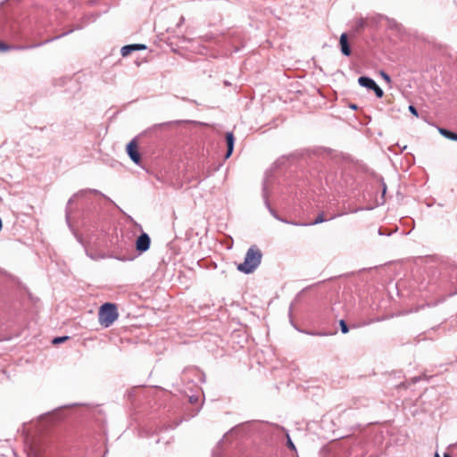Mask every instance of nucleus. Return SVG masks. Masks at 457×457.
<instances>
[{
	"label": "nucleus",
	"mask_w": 457,
	"mask_h": 457,
	"mask_svg": "<svg viewBox=\"0 0 457 457\" xmlns=\"http://www.w3.org/2000/svg\"><path fill=\"white\" fill-rule=\"evenodd\" d=\"M381 76H382V78H383L386 81H387V82H390V81H391L390 76H389L387 73H386L385 71H381Z\"/></svg>",
	"instance_id": "20"
},
{
	"label": "nucleus",
	"mask_w": 457,
	"mask_h": 457,
	"mask_svg": "<svg viewBox=\"0 0 457 457\" xmlns=\"http://www.w3.org/2000/svg\"><path fill=\"white\" fill-rule=\"evenodd\" d=\"M439 133L444 136L445 137L455 141L457 139V134L453 131H451L449 129L439 128L438 129Z\"/></svg>",
	"instance_id": "11"
},
{
	"label": "nucleus",
	"mask_w": 457,
	"mask_h": 457,
	"mask_svg": "<svg viewBox=\"0 0 457 457\" xmlns=\"http://www.w3.org/2000/svg\"><path fill=\"white\" fill-rule=\"evenodd\" d=\"M265 204H266L267 208L269 209L270 214L274 217L277 214V212L270 207V203L267 199H265Z\"/></svg>",
	"instance_id": "17"
},
{
	"label": "nucleus",
	"mask_w": 457,
	"mask_h": 457,
	"mask_svg": "<svg viewBox=\"0 0 457 457\" xmlns=\"http://www.w3.org/2000/svg\"><path fill=\"white\" fill-rule=\"evenodd\" d=\"M358 83L363 87L373 90L376 96L378 98H381L384 96L383 90L378 86L376 81L370 77L361 76L358 79Z\"/></svg>",
	"instance_id": "3"
},
{
	"label": "nucleus",
	"mask_w": 457,
	"mask_h": 457,
	"mask_svg": "<svg viewBox=\"0 0 457 457\" xmlns=\"http://www.w3.org/2000/svg\"><path fill=\"white\" fill-rule=\"evenodd\" d=\"M126 151L131 161L136 163L139 164L141 161V155L139 152L137 151V144L136 138L132 139L126 147Z\"/></svg>",
	"instance_id": "5"
},
{
	"label": "nucleus",
	"mask_w": 457,
	"mask_h": 457,
	"mask_svg": "<svg viewBox=\"0 0 457 457\" xmlns=\"http://www.w3.org/2000/svg\"><path fill=\"white\" fill-rule=\"evenodd\" d=\"M340 329L343 334H346L349 331V328L344 320L339 321Z\"/></svg>",
	"instance_id": "13"
},
{
	"label": "nucleus",
	"mask_w": 457,
	"mask_h": 457,
	"mask_svg": "<svg viewBox=\"0 0 457 457\" xmlns=\"http://www.w3.org/2000/svg\"><path fill=\"white\" fill-rule=\"evenodd\" d=\"M409 111L411 113H412L414 116H418V111L413 105L409 106Z\"/></svg>",
	"instance_id": "18"
},
{
	"label": "nucleus",
	"mask_w": 457,
	"mask_h": 457,
	"mask_svg": "<svg viewBox=\"0 0 457 457\" xmlns=\"http://www.w3.org/2000/svg\"><path fill=\"white\" fill-rule=\"evenodd\" d=\"M365 24L366 23H365V21L363 19L358 20L357 22H356V25H355L356 31H360V30L363 29L364 27H365Z\"/></svg>",
	"instance_id": "14"
},
{
	"label": "nucleus",
	"mask_w": 457,
	"mask_h": 457,
	"mask_svg": "<svg viewBox=\"0 0 457 457\" xmlns=\"http://www.w3.org/2000/svg\"><path fill=\"white\" fill-rule=\"evenodd\" d=\"M328 220V219L324 218L323 213H320V214L316 217V219H315L312 222H311L310 224H311V225L320 224V223L324 222V221H325V220Z\"/></svg>",
	"instance_id": "12"
},
{
	"label": "nucleus",
	"mask_w": 457,
	"mask_h": 457,
	"mask_svg": "<svg viewBox=\"0 0 457 457\" xmlns=\"http://www.w3.org/2000/svg\"><path fill=\"white\" fill-rule=\"evenodd\" d=\"M62 36H64V33H62L61 37H62ZM59 37H60V36L55 37L54 38H59Z\"/></svg>",
	"instance_id": "28"
},
{
	"label": "nucleus",
	"mask_w": 457,
	"mask_h": 457,
	"mask_svg": "<svg viewBox=\"0 0 457 457\" xmlns=\"http://www.w3.org/2000/svg\"><path fill=\"white\" fill-rule=\"evenodd\" d=\"M184 21H185V18L183 16H181L179 19V22L178 23V26L182 25L184 23Z\"/></svg>",
	"instance_id": "23"
},
{
	"label": "nucleus",
	"mask_w": 457,
	"mask_h": 457,
	"mask_svg": "<svg viewBox=\"0 0 457 457\" xmlns=\"http://www.w3.org/2000/svg\"><path fill=\"white\" fill-rule=\"evenodd\" d=\"M170 123L171 122H163V123L157 124L154 127H164V126L170 125Z\"/></svg>",
	"instance_id": "22"
},
{
	"label": "nucleus",
	"mask_w": 457,
	"mask_h": 457,
	"mask_svg": "<svg viewBox=\"0 0 457 457\" xmlns=\"http://www.w3.org/2000/svg\"><path fill=\"white\" fill-rule=\"evenodd\" d=\"M435 457H441L437 453H436ZM444 457H451L449 453H445Z\"/></svg>",
	"instance_id": "24"
},
{
	"label": "nucleus",
	"mask_w": 457,
	"mask_h": 457,
	"mask_svg": "<svg viewBox=\"0 0 457 457\" xmlns=\"http://www.w3.org/2000/svg\"><path fill=\"white\" fill-rule=\"evenodd\" d=\"M118 316L119 313L114 303H105L99 309V323L104 328L110 327L118 319Z\"/></svg>",
	"instance_id": "2"
},
{
	"label": "nucleus",
	"mask_w": 457,
	"mask_h": 457,
	"mask_svg": "<svg viewBox=\"0 0 457 457\" xmlns=\"http://www.w3.org/2000/svg\"><path fill=\"white\" fill-rule=\"evenodd\" d=\"M262 258V251L253 245L247 250L244 262L237 265V270L245 274H251L259 267Z\"/></svg>",
	"instance_id": "1"
},
{
	"label": "nucleus",
	"mask_w": 457,
	"mask_h": 457,
	"mask_svg": "<svg viewBox=\"0 0 457 457\" xmlns=\"http://www.w3.org/2000/svg\"><path fill=\"white\" fill-rule=\"evenodd\" d=\"M287 446L288 448H290L291 450L295 451V446L294 443L292 442L291 438L289 437V436H287Z\"/></svg>",
	"instance_id": "16"
},
{
	"label": "nucleus",
	"mask_w": 457,
	"mask_h": 457,
	"mask_svg": "<svg viewBox=\"0 0 457 457\" xmlns=\"http://www.w3.org/2000/svg\"><path fill=\"white\" fill-rule=\"evenodd\" d=\"M87 192V190H81L79 193H77L76 195H74L71 198H70V200L68 201V204H67V208H66V220H67V221L69 220V217H70L69 206L73 203L74 197H76L78 195H84ZM88 192H91V193H93L95 195H99L103 196L108 202H110L111 204H114L116 206L115 203L111 198H109L104 194L101 193L99 190H97V189H89Z\"/></svg>",
	"instance_id": "6"
},
{
	"label": "nucleus",
	"mask_w": 457,
	"mask_h": 457,
	"mask_svg": "<svg viewBox=\"0 0 457 457\" xmlns=\"http://www.w3.org/2000/svg\"><path fill=\"white\" fill-rule=\"evenodd\" d=\"M3 228V221H2V219L0 218V231L2 230Z\"/></svg>",
	"instance_id": "26"
},
{
	"label": "nucleus",
	"mask_w": 457,
	"mask_h": 457,
	"mask_svg": "<svg viewBox=\"0 0 457 457\" xmlns=\"http://www.w3.org/2000/svg\"><path fill=\"white\" fill-rule=\"evenodd\" d=\"M225 138L227 143V152L225 154V158L228 159L231 156L234 151L235 137L232 132H227Z\"/></svg>",
	"instance_id": "8"
},
{
	"label": "nucleus",
	"mask_w": 457,
	"mask_h": 457,
	"mask_svg": "<svg viewBox=\"0 0 457 457\" xmlns=\"http://www.w3.org/2000/svg\"><path fill=\"white\" fill-rule=\"evenodd\" d=\"M378 234H379L380 236H385V235H386V236H390V235L392 234V232H387V231L384 230V228H380L378 229Z\"/></svg>",
	"instance_id": "19"
},
{
	"label": "nucleus",
	"mask_w": 457,
	"mask_h": 457,
	"mask_svg": "<svg viewBox=\"0 0 457 457\" xmlns=\"http://www.w3.org/2000/svg\"><path fill=\"white\" fill-rule=\"evenodd\" d=\"M146 46L143 44L127 45L121 47L120 54L123 57L129 56L134 51L145 50Z\"/></svg>",
	"instance_id": "7"
},
{
	"label": "nucleus",
	"mask_w": 457,
	"mask_h": 457,
	"mask_svg": "<svg viewBox=\"0 0 457 457\" xmlns=\"http://www.w3.org/2000/svg\"><path fill=\"white\" fill-rule=\"evenodd\" d=\"M386 187L385 184H383V195L386 193Z\"/></svg>",
	"instance_id": "25"
},
{
	"label": "nucleus",
	"mask_w": 457,
	"mask_h": 457,
	"mask_svg": "<svg viewBox=\"0 0 457 457\" xmlns=\"http://www.w3.org/2000/svg\"><path fill=\"white\" fill-rule=\"evenodd\" d=\"M339 45L342 54L345 56H349L351 54V47L348 43L347 35L345 33H343L340 36Z\"/></svg>",
	"instance_id": "9"
},
{
	"label": "nucleus",
	"mask_w": 457,
	"mask_h": 457,
	"mask_svg": "<svg viewBox=\"0 0 457 457\" xmlns=\"http://www.w3.org/2000/svg\"><path fill=\"white\" fill-rule=\"evenodd\" d=\"M42 44H37V45H32V46H10V45H7L4 42H1L0 41V51L4 52V51H7V50H11V49H20V50H24V49H29V48H33V47H36V46H41Z\"/></svg>",
	"instance_id": "10"
},
{
	"label": "nucleus",
	"mask_w": 457,
	"mask_h": 457,
	"mask_svg": "<svg viewBox=\"0 0 457 457\" xmlns=\"http://www.w3.org/2000/svg\"><path fill=\"white\" fill-rule=\"evenodd\" d=\"M54 39H55V38L54 37V38H52V39L46 40L44 43H48V42H50V41H52V40H54Z\"/></svg>",
	"instance_id": "27"
},
{
	"label": "nucleus",
	"mask_w": 457,
	"mask_h": 457,
	"mask_svg": "<svg viewBox=\"0 0 457 457\" xmlns=\"http://www.w3.org/2000/svg\"><path fill=\"white\" fill-rule=\"evenodd\" d=\"M274 218H275V219H277V220H280V221H282V222L289 223L287 220H284V219L280 218L278 214H276V215L274 216Z\"/></svg>",
	"instance_id": "21"
},
{
	"label": "nucleus",
	"mask_w": 457,
	"mask_h": 457,
	"mask_svg": "<svg viewBox=\"0 0 457 457\" xmlns=\"http://www.w3.org/2000/svg\"><path fill=\"white\" fill-rule=\"evenodd\" d=\"M151 245V238L145 232L141 233L136 240V250L140 253L146 252Z\"/></svg>",
	"instance_id": "4"
},
{
	"label": "nucleus",
	"mask_w": 457,
	"mask_h": 457,
	"mask_svg": "<svg viewBox=\"0 0 457 457\" xmlns=\"http://www.w3.org/2000/svg\"><path fill=\"white\" fill-rule=\"evenodd\" d=\"M455 141H457V139H455Z\"/></svg>",
	"instance_id": "29"
},
{
	"label": "nucleus",
	"mask_w": 457,
	"mask_h": 457,
	"mask_svg": "<svg viewBox=\"0 0 457 457\" xmlns=\"http://www.w3.org/2000/svg\"><path fill=\"white\" fill-rule=\"evenodd\" d=\"M69 337H57L53 339V344H61L66 341Z\"/></svg>",
	"instance_id": "15"
}]
</instances>
